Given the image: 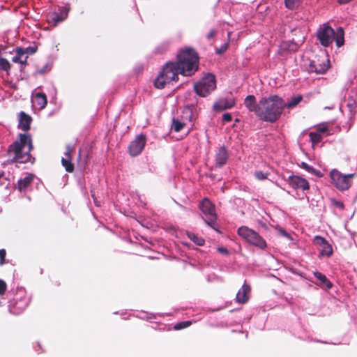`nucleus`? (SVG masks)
<instances>
[{
  "label": "nucleus",
  "instance_id": "24",
  "mask_svg": "<svg viewBox=\"0 0 357 357\" xmlns=\"http://www.w3.org/2000/svg\"><path fill=\"white\" fill-rule=\"evenodd\" d=\"M299 166L301 168H303V169H305V171H307V172H309L312 174H314L318 177L323 176V174H321V172L319 170L314 169V167L310 166L305 162H302Z\"/></svg>",
  "mask_w": 357,
  "mask_h": 357
},
{
  "label": "nucleus",
  "instance_id": "11",
  "mask_svg": "<svg viewBox=\"0 0 357 357\" xmlns=\"http://www.w3.org/2000/svg\"><path fill=\"white\" fill-rule=\"evenodd\" d=\"M146 142V135L140 134L137 135L129 144L128 151L132 157L139 155L144 149Z\"/></svg>",
  "mask_w": 357,
  "mask_h": 357
},
{
  "label": "nucleus",
  "instance_id": "50",
  "mask_svg": "<svg viewBox=\"0 0 357 357\" xmlns=\"http://www.w3.org/2000/svg\"><path fill=\"white\" fill-rule=\"evenodd\" d=\"M3 176V174L0 173V178Z\"/></svg>",
  "mask_w": 357,
  "mask_h": 357
},
{
  "label": "nucleus",
  "instance_id": "40",
  "mask_svg": "<svg viewBox=\"0 0 357 357\" xmlns=\"http://www.w3.org/2000/svg\"><path fill=\"white\" fill-rule=\"evenodd\" d=\"M6 256V251L5 249H0V264L3 265L5 263V258Z\"/></svg>",
  "mask_w": 357,
  "mask_h": 357
},
{
  "label": "nucleus",
  "instance_id": "30",
  "mask_svg": "<svg viewBox=\"0 0 357 357\" xmlns=\"http://www.w3.org/2000/svg\"><path fill=\"white\" fill-rule=\"evenodd\" d=\"M303 0H284L285 6L289 10H295L301 3Z\"/></svg>",
  "mask_w": 357,
  "mask_h": 357
},
{
  "label": "nucleus",
  "instance_id": "47",
  "mask_svg": "<svg viewBox=\"0 0 357 357\" xmlns=\"http://www.w3.org/2000/svg\"><path fill=\"white\" fill-rule=\"evenodd\" d=\"M91 197H93V201H94L95 204H96V206H100V202L97 201V199H96V196H95L94 191H93V190H91Z\"/></svg>",
  "mask_w": 357,
  "mask_h": 357
},
{
  "label": "nucleus",
  "instance_id": "31",
  "mask_svg": "<svg viewBox=\"0 0 357 357\" xmlns=\"http://www.w3.org/2000/svg\"><path fill=\"white\" fill-rule=\"evenodd\" d=\"M169 47V43L167 42H164L159 45L155 50V52L156 54H162L166 52Z\"/></svg>",
  "mask_w": 357,
  "mask_h": 357
},
{
  "label": "nucleus",
  "instance_id": "25",
  "mask_svg": "<svg viewBox=\"0 0 357 357\" xmlns=\"http://www.w3.org/2000/svg\"><path fill=\"white\" fill-rule=\"evenodd\" d=\"M303 100V96L302 95H298L296 96L292 97L288 102H284V108H293L296 107L297 105H298Z\"/></svg>",
  "mask_w": 357,
  "mask_h": 357
},
{
  "label": "nucleus",
  "instance_id": "17",
  "mask_svg": "<svg viewBox=\"0 0 357 357\" xmlns=\"http://www.w3.org/2000/svg\"><path fill=\"white\" fill-rule=\"evenodd\" d=\"M32 118L30 115L26 114L24 112L19 113V123L18 128L24 132H27L30 129Z\"/></svg>",
  "mask_w": 357,
  "mask_h": 357
},
{
  "label": "nucleus",
  "instance_id": "43",
  "mask_svg": "<svg viewBox=\"0 0 357 357\" xmlns=\"http://www.w3.org/2000/svg\"><path fill=\"white\" fill-rule=\"evenodd\" d=\"M227 47H228V45L224 44L223 45H222V47L220 48L216 49V53L218 54H221L227 50Z\"/></svg>",
  "mask_w": 357,
  "mask_h": 357
},
{
  "label": "nucleus",
  "instance_id": "45",
  "mask_svg": "<svg viewBox=\"0 0 357 357\" xmlns=\"http://www.w3.org/2000/svg\"><path fill=\"white\" fill-rule=\"evenodd\" d=\"M278 232L280 234L282 235L283 236L287 237V238H291L290 235L282 228L278 229Z\"/></svg>",
  "mask_w": 357,
  "mask_h": 357
},
{
  "label": "nucleus",
  "instance_id": "37",
  "mask_svg": "<svg viewBox=\"0 0 357 357\" xmlns=\"http://www.w3.org/2000/svg\"><path fill=\"white\" fill-rule=\"evenodd\" d=\"M7 289V284L5 281L0 279V296H3Z\"/></svg>",
  "mask_w": 357,
  "mask_h": 357
},
{
  "label": "nucleus",
  "instance_id": "2",
  "mask_svg": "<svg viewBox=\"0 0 357 357\" xmlns=\"http://www.w3.org/2000/svg\"><path fill=\"white\" fill-rule=\"evenodd\" d=\"M33 146L31 135L26 133H20L18 139L11 144L8 152L13 154V162L26 163L31 161V151Z\"/></svg>",
  "mask_w": 357,
  "mask_h": 357
},
{
  "label": "nucleus",
  "instance_id": "42",
  "mask_svg": "<svg viewBox=\"0 0 357 357\" xmlns=\"http://www.w3.org/2000/svg\"><path fill=\"white\" fill-rule=\"evenodd\" d=\"M231 120H232V116H231V114H229V113H225L222 115V121L224 122L229 123V122H231Z\"/></svg>",
  "mask_w": 357,
  "mask_h": 357
},
{
  "label": "nucleus",
  "instance_id": "6",
  "mask_svg": "<svg viewBox=\"0 0 357 357\" xmlns=\"http://www.w3.org/2000/svg\"><path fill=\"white\" fill-rule=\"evenodd\" d=\"M238 234L249 244L261 250L267 247L266 241L257 231L246 226L238 229Z\"/></svg>",
  "mask_w": 357,
  "mask_h": 357
},
{
  "label": "nucleus",
  "instance_id": "10",
  "mask_svg": "<svg viewBox=\"0 0 357 357\" xmlns=\"http://www.w3.org/2000/svg\"><path fill=\"white\" fill-rule=\"evenodd\" d=\"M330 67L329 59L326 55H319L312 60L308 66L309 73L324 74Z\"/></svg>",
  "mask_w": 357,
  "mask_h": 357
},
{
  "label": "nucleus",
  "instance_id": "12",
  "mask_svg": "<svg viewBox=\"0 0 357 357\" xmlns=\"http://www.w3.org/2000/svg\"><path fill=\"white\" fill-rule=\"evenodd\" d=\"M229 159V153L227 148L225 146H220L214 155L215 163L211 167V169L213 168H221L226 165Z\"/></svg>",
  "mask_w": 357,
  "mask_h": 357
},
{
  "label": "nucleus",
  "instance_id": "33",
  "mask_svg": "<svg viewBox=\"0 0 357 357\" xmlns=\"http://www.w3.org/2000/svg\"><path fill=\"white\" fill-rule=\"evenodd\" d=\"M10 69V63L5 59L0 57V70L8 71Z\"/></svg>",
  "mask_w": 357,
  "mask_h": 357
},
{
  "label": "nucleus",
  "instance_id": "16",
  "mask_svg": "<svg viewBox=\"0 0 357 357\" xmlns=\"http://www.w3.org/2000/svg\"><path fill=\"white\" fill-rule=\"evenodd\" d=\"M235 105V100L234 98L227 99L222 98L213 105V109L216 112H222L227 109H230Z\"/></svg>",
  "mask_w": 357,
  "mask_h": 357
},
{
  "label": "nucleus",
  "instance_id": "38",
  "mask_svg": "<svg viewBox=\"0 0 357 357\" xmlns=\"http://www.w3.org/2000/svg\"><path fill=\"white\" fill-rule=\"evenodd\" d=\"M38 47L36 46H30L26 48H24V51H25V54H33L37 52Z\"/></svg>",
  "mask_w": 357,
  "mask_h": 357
},
{
  "label": "nucleus",
  "instance_id": "3",
  "mask_svg": "<svg viewBox=\"0 0 357 357\" xmlns=\"http://www.w3.org/2000/svg\"><path fill=\"white\" fill-rule=\"evenodd\" d=\"M180 74L183 76H192L199 70V57L198 53L192 47L179 50L174 62Z\"/></svg>",
  "mask_w": 357,
  "mask_h": 357
},
{
  "label": "nucleus",
  "instance_id": "4",
  "mask_svg": "<svg viewBox=\"0 0 357 357\" xmlns=\"http://www.w3.org/2000/svg\"><path fill=\"white\" fill-rule=\"evenodd\" d=\"M317 38L324 47H328L333 40L335 41L337 47H340L344 44V31L340 26L334 31L328 24H323L317 31Z\"/></svg>",
  "mask_w": 357,
  "mask_h": 357
},
{
  "label": "nucleus",
  "instance_id": "14",
  "mask_svg": "<svg viewBox=\"0 0 357 357\" xmlns=\"http://www.w3.org/2000/svg\"><path fill=\"white\" fill-rule=\"evenodd\" d=\"M288 182L293 188H301L303 190H307L310 188L309 182L304 178L298 176H289Z\"/></svg>",
  "mask_w": 357,
  "mask_h": 357
},
{
  "label": "nucleus",
  "instance_id": "46",
  "mask_svg": "<svg viewBox=\"0 0 357 357\" xmlns=\"http://www.w3.org/2000/svg\"><path fill=\"white\" fill-rule=\"evenodd\" d=\"M327 131H328L327 126H321L317 128V131L316 132H318L321 135V133H324Z\"/></svg>",
  "mask_w": 357,
  "mask_h": 357
},
{
  "label": "nucleus",
  "instance_id": "23",
  "mask_svg": "<svg viewBox=\"0 0 357 357\" xmlns=\"http://www.w3.org/2000/svg\"><path fill=\"white\" fill-rule=\"evenodd\" d=\"M34 102L37 104L39 109H44L47 103V96L44 93H37L34 97Z\"/></svg>",
  "mask_w": 357,
  "mask_h": 357
},
{
  "label": "nucleus",
  "instance_id": "8",
  "mask_svg": "<svg viewBox=\"0 0 357 357\" xmlns=\"http://www.w3.org/2000/svg\"><path fill=\"white\" fill-rule=\"evenodd\" d=\"M216 88V79L214 75L207 74L199 82L195 84L194 89L197 95L206 97Z\"/></svg>",
  "mask_w": 357,
  "mask_h": 357
},
{
  "label": "nucleus",
  "instance_id": "29",
  "mask_svg": "<svg viewBox=\"0 0 357 357\" xmlns=\"http://www.w3.org/2000/svg\"><path fill=\"white\" fill-rule=\"evenodd\" d=\"M187 235H188V237L197 245L202 246L205 243V241L203 238L198 236L197 235H196L194 233L188 232L187 234Z\"/></svg>",
  "mask_w": 357,
  "mask_h": 357
},
{
  "label": "nucleus",
  "instance_id": "44",
  "mask_svg": "<svg viewBox=\"0 0 357 357\" xmlns=\"http://www.w3.org/2000/svg\"><path fill=\"white\" fill-rule=\"evenodd\" d=\"M216 34V31L215 29H211L210 31L206 35V38L208 40H211L215 37Z\"/></svg>",
  "mask_w": 357,
  "mask_h": 357
},
{
  "label": "nucleus",
  "instance_id": "26",
  "mask_svg": "<svg viewBox=\"0 0 357 357\" xmlns=\"http://www.w3.org/2000/svg\"><path fill=\"white\" fill-rule=\"evenodd\" d=\"M314 275V277L319 280L321 284H325L327 288L330 289L332 287V283L327 279L326 275L320 272H315Z\"/></svg>",
  "mask_w": 357,
  "mask_h": 357
},
{
  "label": "nucleus",
  "instance_id": "21",
  "mask_svg": "<svg viewBox=\"0 0 357 357\" xmlns=\"http://www.w3.org/2000/svg\"><path fill=\"white\" fill-rule=\"evenodd\" d=\"M34 175L29 174L24 178L19 180L17 183V188L20 191L25 190L33 182Z\"/></svg>",
  "mask_w": 357,
  "mask_h": 357
},
{
  "label": "nucleus",
  "instance_id": "48",
  "mask_svg": "<svg viewBox=\"0 0 357 357\" xmlns=\"http://www.w3.org/2000/svg\"><path fill=\"white\" fill-rule=\"evenodd\" d=\"M218 251L220 253L226 254V255H227L229 253L228 250L225 248H218Z\"/></svg>",
  "mask_w": 357,
  "mask_h": 357
},
{
  "label": "nucleus",
  "instance_id": "7",
  "mask_svg": "<svg viewBox=\"0 0 357 357\" xmlns=\"http://www.w3.org/2000/svg\"><path fill=\"white\" fill-rule=\"evenodd\" d=\"M355 176V174H343L336 169H332L330 172L331 183L340 191L349 189Z\"/></svg>",
  "mask_w": 357,
  "mask_h": 357
},
{
  "label": "nucleus",
  "instance_id": "15",
  "mask_svg": "<svg viewBox=\"0 0 357 357\" xmlns=\"http://www.w3.org/2000/svg\"><path fill=\"white\" fill-rule=\"evenodd\" d=\"M73 148L71 146H67L65 152V158H61V164L64 167L66 172L71 173L74 171V165L72 162L71 153Z\"/></svg>",
  "mask_w": 357,
  "mask_h": 357
},
{
  "label": "nucleus",
  "instance_id": "13",
  "mask_svg": "<svg viewBox=\"0 0 357 357\" xmlns=\"http://www.w3.org/2000/svg\"><path fill=\"white\" fill-rule=\"evenodd\" d=\"M68 9L64 6L59 7L58 10L52 12L48 15V22L56 26L59 22H63L68 17Z\"/></svg>",
  "mask_w": 357,
  "mask_h": 357
},
{
  "label": "nucleus",
  "instance_id": "39",
  "mask_svg": "<svg viewBox=\"0 0 357 357\" xmlns=\"http://www.w3.org/2000/svg\"><path fill=\"white\" fill-rule=\"evenodd\" d=\"M331 202L333 204V206L339 208L340 209H344V204H343V202H340V201H337L336 199H331Z\"/></svg>",
  "mask_w": 357,
  "mask_h": 357
},
{
  "label": "nucleus",
  "instance_id": "20",
  "mask_svg": "<svg viewBox=\"0 0 357 357\" xmlns=\"http://www.w3.org/2000/svg\"><path fill=\"white\" fill-rule=\"evenodd\" d=\"M16 55L13 57L12 61L15 63H20L22 65H24L26 63L27 56L25 55V51H24L23 47H16L15 50Z\"/></svg>",
  "mask_w": 357,
  "mask_h": 357
},
{
  "label": "nucleus",
  "instance_id": "27",
  "mask_svg": "<svg viewBox=\"0 0 357 357\" xmlns=\"http://www.w3.org/2000/svg\"><path fill=\"white\" fill-rule=\"evenodd\" d=\"M333 250L332 245L328 243H326L322 247L320 251V254L323 256L330 257L333 255Z\"/></svg>",
  "mask_w": 357,
  "mask_h": 357
},
{
  "label": "nucleus",
  "instance_id": "18",
  "mask_svg": "<svg viewBox=\"0 0 357 357\" xmlns=\"http://www.w3.org/2000/svg\"><path fill=\"white\" fill-rule=\"evenodd\" d=\"M244 105L249 112H253L257 117L259 101L257 102L256 98L254 95L248 96L244 100Z\"/></svg>",
  "mask_w": 357,
  "mask_h": 357
},
{
  "label": "nucleus",
  "instance_id": "19",
  "mask_svg": "<svg viewBox=\"0 0 357 357\" xmlns=\"http://www.w3.org/2000/svg\"><path fill=\"white\" fill-rule=\"evenodd\" d=\"M250 287L248 284H244L241 289L236 294V300L239 303H245L249 299L250 294Z\"/></svg>",
  "mask_w": 357,
  "mask_h": 357
},
{
  "label": "nucleus",
  "instance_id": "5",
  "mask_svg": "<svg viewBox=\"0 0 357 357\" xmlns=\"http://www.w3.org/2000/svg\"><path fill=\"white\" fill-rule=\"evenodd\" d=\"M180 70L173 61L166 63L154 81V86L158 89L165 88L167 84L178 80Z\"/></svg>",
  "mask_w": 357,
  "mask_h": 357
},
{
  "label": "nucleus",
  "instance_id": "41",
  "mask_svg": "<svg viewBox=\"0 0 357 357\" xmlns=\"http://www.w3.org/2000/svg\"><path fill=\"white\" fill-rule=\"evenodd\" d=\"M50 70L47 66H45L41 68H37L36 73L40 75H44Z\"/></svg>",
  "mask_w": 357,
  "mask_h": 357
},
{
  "label": "nucleus",
  "instance_id": "36",
  "mask_svg": "<svg viewBox=\"0 0 357 357\" xmlns=\"http://www.w3.org/2000/svg\"><path fill=\"white\" fill-rule=\"evenodd\" d=\"M269 175L268 172H263L262 171H256L255 172V177L259 180H264Z\"/></svg>",
  "mask_w": 357,
  "mask_h": 357
},
{
  "label": "nucleus",
  "instance_id": "35",
  "mask_svg": "<svg viewBox=\"0 0 357 357\" xmlns=\"http://www.w3.org/2000/svg\"><path fill=\"white\" fill-rule=\"evenodd\" d=\"M328 241L320 236H316L314 238V243L315 245L320 246L321 248Z\"/></svg>",
  "mask_w": 357,
  "mask_h": 357
},
{
  "label": "nucleus",
  "instance_id": "49",
  "mask_svg": "<svg viewBox=\"0 0 357 357\" xmlns=\"http://www.w3.org/2000/svg\"><path fill=\"white\" fill-rule=\"evenodd\" d=\"M78 157H79V159H80V158H81V150H79V155H78Z\"/></svg>",
  "mask_w": 357,
  "mask_h": 357
},
{
  "label": "nucleus",
  "instance_id": "34",
  "mask_svg": "<svg viewBox=\"0 0 357 357\" xmlns=\"http://www.w3.org/2000/svg\"><path fill=\"white\" fill-rule=\"evenodd\" d=\"M191 324H192V322L190 321H184L177 323L174 326V328L175 330H181V329H183V328H185L190 326Z\"/></svg>",
  "mask_w": 357,
  "mask_h": 357
},
{
  "label": "nucleus",
  "instance_id": "22",
  "mask_svg": "<svg viewBox=\"0 0 357 357\" xmlns=\"http://www.w3.org/2000/svg\"><path fill=\"white\" fill-rule=\"evenodd\" d=\"M347 107L349 109V118H354L357 112V101L354 99V97L349 96L347 99Z\"/></svg>",
  "mask_w": 357,
  "mask_h": 357
},
{
  "label": "nucleus",
  "instance_id": "32",
  "mask_svg": "<svg viewBox=\"0 0 357 357\" xmlns=\"http://www.w3.org/2000/svg\"><path fill=\"white\" fill-rule=\"evenodd\" d=\"M309 136L313 144H317L322 140L321 135L316 132H310Z\"/></svg>",
  "mask_w": 357,
  "mask_h": 357
},
{
  "label": "nucleus",
  "instance_id": "9",
  "mask_svg": "<svg viewBox=\"0 0 357 357\" xmlns=\"http://www.w3.org/2000/svg\"><path fill=\"white\" fill-rule=\"evenodd\" d=\"M200 209L204 215L205 222L215 230L216 228L217 215L215 212V206L207 198H204L200 204Z\"/></svg>",
  "mask_w": 357,
  "mask_h": 357
},
{
  "label": "nucleus",
  "instance_id": "28",
  "mask_svg": "<svg viewBox=\"0 0 357 357\" xmlns=\"http://www.w3.org/2000/svg\"><path fill=\"white\" fill-rule=\"evenodd\" d=\"M185 126V123L180 121L178 119H173L172 130L174 132H180Z\"/></svg>",
  "mask_w": 357,
  "mask_h": 357
},
{
  "label": "nucleus",
  "instance_id": "1",
  "mask_svg": "<svg viewBox=\"0 0 357 357\" xmlns=\"http://www.w3.org/2000/svg\"><path fill=\"white\" fill-rule=\"evenodd\" d=\"M284 109V100L277 96L271 95L259 100V108L257 118L262 121L275 123L281 116Z\"/></svg>",
  "mask_w": 357,
  "mask_h": 357
}]
</instances>
